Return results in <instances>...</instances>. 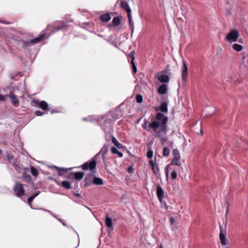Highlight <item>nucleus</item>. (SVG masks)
<instances>
[{
    "instance_id": "obj_1",
    "label": "nucleus",
    "mask_w": 248,
    "mask_h": 248,
    "mask_svg": "<svg viewBox=\"0 0 248 248\" xmlns=\"http://www.w3.org/2000/svg\"><path fill=\"white\" fill-rule=\"evenodd\" d=\"M168 120L167 116L161 112H158L149 125V127L153 129L155 136L160 139L161 144L162 146H164V142L168 140L167 135Z\"/></svg>"
},
{
    "instance_id": "obj_2",
    "label": "nucleus",
    "mask_w": 248,
    "mask_h": 248,
    "mask_svg": "<svg viewBox=\"0 0 248 248\" xmlns=\"http://www.w3.org/2000/svg\"><path fill=\"white\" fill-rule=\"evenodd\" d=\"M121 0V7L126 11L127 14V16L129 20V23L130 27L132 29V32H133V23H132V16L131 15V9L125 0Z\"/></svg>"
},
{
    "instance_id": "obj_3",
    "label": "nucleus",
    "mask_w": 248,
    "mask_h": 248,
    "mask_svg": "<svg viewBox=\"0 0 248 248\" xmlns=\"http://www.w3.org/2000/svg\"><path fill=\"white\" fill-rule=\"evenodd\" d=\"M239 35V32L236 30H232L227 35L226 39L229 42H236Z\"/></svg>"
},
{
    "instance_id": "obj_4",
    "label": "nucleus",
    "mask_w": 248,
    "mask_h": 248,
    "mask_svg": "<svg viewBox=\"0 0 248 248\" xmlns=\"http://www.w3.org/2000/svg\"><path fill=\"white\" fill-rule=\"evenodd\" d=\"M14 191L16 195L18 197H21L24 195V190L23 188V185L18 182H16L14 187Z\"/></svg>"
},
{
    "instance_id": "obj_5",
    "label": "nucleus",
    "mask_w": 248,
    "mask_h": 248,
    "mask_svg": "<svg viewBox=\"0 0 248 248\" xmlns=\"http://www.w3.org/2000/svg\"><path fill=\"white\" fill-rule=\"evenodd\" d=\"M45 34L40 35L38 37L33 39L30 40V41H26L24 44V47H27L31 46V45L38 43L42 41L45 37Z\"/></svg>"
},
{
    "instance_id": "obj_6",
    "label": "nucleus",
    "mask_w": 248,
    "mask_h": 248,
    "mask_svg": "<svg viewBox=\"0 0 248 248\" xmlns=\"http://www.w3.org/2000/svg\"><path fill=\"white\" fill-rule=\"evenodd\" d=\"M96 162L93 158L92 159L90 162H87L84 163L82 166L83 170H87L90 169L91 170H93L95 168Z\"/></svg>"
},
{
    "instance_id": "obj_7",
    "label": "nucleus",
    "mask_w": 248,
    "mask_h": 248,
    "mask_svg": "<svg viewBox=\"0 0 248 248\" xmlns=\"http://www.w3.org/2000/svg\"><path fill=\"white\" fill-rule=\"evenodd\" d=\"M183 66L181 68L182 78L183 81H186L187 79L188 68L186 63L183 61Z\"/></svg>"
},
{
    "instance_id": "obj_8",
    "label": "nucleus",
    "mask_w": 248,
    "mask_h": 248,
    "mask_svg": "<svg viewBox=\"0 0 248 248\" xmlns=\"http://www.w3.org/2000/svg\"><path fill=\"white\" fill-rule=\"evenodd\" d=\"M8 97L11 99V103L13 106L16 107H17L19 106V100L12 92L9 93Z\"/></svg>"
},
{
    "instance_id": "obj_9",
    "label": "nucleus",
    "mask_w": 248,
    "mask_h": 248,
    "mask_svg": "<svg viewBox=\"0 0 248 248\" xmlns=\"http://www.w3.org/2000/svg\"><path fill=\"white\" fill-rule=\"evenodd\" d=\"M156 194L159 201L161 202L164 198V190L159 185H158L157 186Z\"/></svg>"
},
{
    "instance_id": "obj_10",
    "label": "nucleus",
    "mask_w": 248,
    "mask_h": 248,
    "mask_svg": "<svg viewBox=\"0 0 248 248\" xmlns=\"http://www.w3.org/2000/svg\"><path fill=\"white\" fill-rule=\"evenodd\" d=\"M134 54H135V52L134 51H131L128 54V57L132 59V60L131 61V64L132 65V67L133 73L134 74H135L137 71V69L136 66L134 63V60H135Z\"/></svg>"
},
{
    "instance_id": "obj_11",
    "label": "nucleus",
    "mask_w": 248,
    "mask_h": 248,
    "mask_svg": "<svg viewBox=\"0 0 248 248\" xmlns=\"http://www.w3.org/2000/svg\"><path fill=\"white\" fill-rule=\"evenodd\" d=\"M220 233L219 238L220 240V243L222 245H226L227 242V239L226 237V235L223 233L222 229L220 225Z\"/></svg>"
},
{
    "instance_id": "obj_12",
    "label": "nucleus",
    "mask_w": 248,
    "mask_h": 248,
    "mask_svg": "<svg viewBox=\"0 0 248 248\" xmlns=\"http://www.w3.org/2000/svg\"><path fill=\"white\" fill-rule=\"evenodd\" d=\"M168 90V87L167 84L165 83L162 84L158 88L157 91L159 94H165Z\"/></svg>"
},
{
    "instance_id": "obj_13",
    "label": "nucleus",
    "mask_w": 248,
    "mask_h": 248,
    "mask_svg": "<svg viewBox=\"0 0 248 248\" xmlns=\"http://www.w3.org/2000/svg\"><path fill=\"white\" fill-rule=\"evenodd\" d=\"M105 223L108 228L111 229V230H113L112 219L108 217V214L106 216Z\"/></svg>"
},
{
    "instance_id": "obj_14",
    "label": "nucleus",
    "mask_w": 248,
    "mask_h": 248,
    "mask_svg": "<svg viewBox=\"0 0 248 248\" xmlns=\"http://www.w3.org/2000/svg\"><path fill=\"white\" fill-rule=\"evenodd\" d=\"M158 80L162 83L168 82L170 80V78L166 75H161L158 77Z\"/></svg>"
},
{
    "instance_id": "obj_15",
    "label": "nucleus",
    "mask_w": 248,
    "mask_h": 248,
    "mask_svg": "<svg viewBox=\"0 0 248 248\" xmlns=\"http://www.w3.org/2000/svg\"><path fill=\"white\" fill-rule=\"evenodd\" d=\"M38 106L40 108H41L42 109L48 111L49 110L48 109V106L47 103L45 101H42L41 102H38Z\"/></svg>"
},
{
    "instance_id": "obj_16",
    "label": "nucleus",
    "mask_w": 248,
    "mask_h": 248,
    "mask_svg": "<svg viewBox=\"0 0 248 248\" xmlns=\"http://www.w3.org/2000/svg\"><path fill=\"white\" fill-rule=\"evenodd\" d=\"M159 109L163 112H166L168 111V104L167 102H162L160 106Z\"/></svg>"
},
{
    "instance_id": "obj_17",
    "label": "nucleus",
    "mask_w": 248,
    "mask_h": 248,
    "mask_svg": "<svg viewBox=\"0 0 248 248\" xmlns=\"http://www.w3.org/2000/svg\"><path fill=\"white\" fill-rule=\"evenodd\" d=\"M40 194V191H37L36 192V193L33 194L32 196L29 197L28 199V204L31 206V208H32L31 207V202L33 200V199L36 197H37L39 194Z\"/></svg>"
},
{
    "instance_id": "obj_18",
    "label": "nucleus",
    "mask_w": 248,
    "mask_h": 248,
    "mask_svg": "<svg viewBox=\"0 0 248 248\" xmlns=\"http://www.w3.org/2000/svg\"><path fill=\"white\" fill-rule=\"evenodd\" d=\"M100 19L101 20L107 22L109 21L111 19V16L108 14L103 15L101 16Z\"/></svg>"
},
{
    "instance_id": "obj_19",
    "label": "nucleus",
    "mask_w": 248,
    "mask_h": 248,
    "mask_svg": "<svg viewBox=\"0 0 248 248\" xmlns=\"http://www.w3.org/2000/svg\"><path fill=\"white\" fill-rule=\"evenodd\" d=\"M111 152L112 154H117L120 157H122L123 156V153L121 152H119L115 147H112L111 148Z\"/></svg>"
},
{
    "instance_id": "obj_20",
    "label": "nucleus",
    "mask_w": 248,
    "mask_h": 248,
    "mask_svg": "<svg viewBox=\"0 0 248 248\" xmlns=\"http://www.w3.org/2000/svg\"><path fill=\"white\" fill-rule=\"evenodd\" d=\"M84 176V173L82 172H77L74 174V177L77 180H81Z\"/></svg>"
},
{
    "instance_id": "obj_21",
    "label": "nucleus",
    "mask_w": 248,
    "mask_h": 248,
    "mask_svg": "<svg viewBox=\"0 0 248 248\" xmlns=\"http://www.w3.org/2000/svg\"><path fill=\"white\" fill-rule=\"evenodd\" d=\"M180 157L173 158L170 164L172 165H176L178 166H180L181 165V163L180 160Z\"/></svg>"
},
{
    "instance_id": "obj_22",
    "label": "nucleus",
    "mask_w": 248,
    "mask_h": 248,
    "mask_svg": "<svg viewBox=\"0 0 248 248\" xmlns=\"http://www.w3.org/2000/svg\"><path fill=\"white\" fill-rule=\"evenodd\" d=\"M51 167L55 168L56 170H58V174L60 176H62V175H63V172L66 170V169L63 168H58V167H57L56 166H52Z\"/></svg>"
},
{
    "instance_id": "obj_23",
    "label": "nucleus",
    "mask_w": 248,
    "mask_h": 248,
    "mask_svg": "<svg viewBox=\"0 0 248 248\" xmlns=\"http://www.w3.org/2000/svg\"><path fill=\"white\" fill-rule=\"evenodd\" d=\"M93 184L97 185H102L103 184V180L98 177H94L93 179Z\"/></svg>"
},
{
    "instance_id": "obj_24",
    "label": "nucleus",
    "mask_w": 248,
    "mask_h": 248,
    "mask_svg": "<svg viewBox=\"0 0 248 248\" xmlns=\"http://www.w3.org/2000/svg\"><path fill=\"white\" fill-rule=\"evenodd\" d=\"M62 186L66 189L71 188V184L69 182L67 181H62Z\"/></svg>"
},
{
    "instance_id": "obj_25",
    "label": "nucleus",
    "mask_w": 248,
    "mask_h": 248,
    "mask_svg": "<svg viewBox=\"0 0 248 248\" xmlns=\"http://www.w3.org/2000/svg\"><path fill=\"white\" fill-rule=\"evenodd\" d=\"M232 48L237 51H240L242 50L243 46L239 44H234L232 45Z\"/></svg>"
},
{
    "instance_id": "obj_26",
    "label": "nucleus",
    "mask_w": 248,
    "mask_h": 248,
    "mask_svg": "<svg viewBox=\"0 0 248 248\" xmlns=\"http://www.w3.org/2000/svg\"><path fill=\"white\" fill-rule=\"evenodd\" d=\"M23 177L26 182H29L31 180V176L25 170L23 173Z\"/></svg>"
},
{
    "instance_id": "obj_27",
    "label": "nucleus",
    "mask_w": 248,
    "mask_h": 248,
    "mask_svg": "<svg viewBox=\"0 0 248 248\" xmlns=\"http://www.w3.org/2000/svg\"><path fill=\"white\" fill-rule=\"evenodd\" d=\"M13 166L15 168V169L18 172H20L23 170L24 169L23 168V166L22 165H20V164H14Z\"/></svg>"
},
{
    "instance_id": "obj_28",
    "label": "nucleus",
    "mask_w": 248,
    "mask_h": 248,
    "mask_svg": "<svg viewBox=\"0 0 248 248\" xmlns=\"http://www.w3.org/2000/svg\"><path fill=\"white\" fill-rule=\"evenodd\" d=\"M112 141L118 148H121L122 147V144L120 143L117 139L114 137H112Z\"/></svg>"
},
{
    "instance_id": "obj_29",
    "label": "nucleus",
    "mask_w": 248,
    "mask_h": 248,
    "mask_svg": "<svg viewBox=\"0 0 248 248\" xmlns=\"http://www.w3.org/2000/svg\"><path fill=\"white\" fill-rule=\"evenodd\" d=\"M108 147L107 145H104L101 150L100 153L102 154L103 156L108 152Z\"/></svg>"
},
{
    "instance_id": "obj_30",
    "label": "nucleus",
    "mask_w": 248,
    "mask_h": 248,
    "mask_svg": "<svg viewBox=\"0 0 248 248\" xmlns=\"http://www.w3.org/2000/svg\"><path fill=\"white\" fill-rule=\"evenodd\" d=\"M112 23L114 26H118L120 23V19L119 17H115L113 18Z\"/></svg>"
},
{
    "instance_id": "obj_31",
    "label": "nucleus",
    "mask_w": 248,
    "mask_h": 248,
    "mask_svg": "<svg viewBox=\"0 0 248 248\" xmlns=\"http://www.w3.org/2000/svg\"><path fill=\"white\" fill-rule=\"evenodd\" d=\"M31 171L32 175L34 176H36L38 174V170L33 167H31Z\"/></svg>"
},
{
    "instance_id": "obj_32",
    "label": "nucleus",
    "mask_w": 248,
    "mask_h": 248,
    "mask_svg": "<svg viewBox=\"0 0 248 248\" xmlns=\"http://www.w3.org/2000/svg\"><path fill=\"white\" fill-rule=\"evenodd\" d=\"M170 152V149L167 147H165L163 149V155L164 156H168L169 155Z\"/></svg>"
},
{
    "instance_id": "obj_33",
    "label": "nucleus",
    "mask_w": 248,
    "mask_h": 248,
    "mask_svg": "<svg viewBox=\"0 0 248 248\" xmlns=\"http://www.w3.org/2000/svg\"><path fill=\"white\" fill-rule=\"evenodd\" d=\"M172 154L174 156V158L180 157L179 151L177 149H174L172 151Z\"/></svg>"
},
{
    "instance_id": "obj_34",
    "label": "nucleus",
    "mask_w": 248,
    "mask_h": 248,
    "mask_svg": "<svg viewBox=\"0 0 248 248\" xmlns=\"http://www.w3.org/2000/svg\"><path fill=\"white\" fill-rule=\"evenodd\" d=\"M152 169L155 175H157L158 174H159V168L156 165L155 166L154 169Z\"/></svg>"
},
{
    "instance_id": "obj_35",
    "label": "nucleus",
    "mask_w": 248,
    "mask_h": 248,
    "mask_svg": "<svg viewBox=\"0 0 248 248\" xmlns=\"http://www.w3.org/2000/svg\"><path fill=\"white\" fill-rule=\"evenodd\" d=\"M153 152L150 149L148 151V152L147 153V156L148 158H151L153 157Z\"/></svg>"
},
{
    "instance_id": "obj_36",
    "label": "nucleus",
    "mask_w": 248,
    "mask_h": 248,
    "mask_svg": "<svg viewBox=\"0 0 248 248\" xmlns=\"http://www.w3.org/2000/svg\"><path fill=\"white\" fill-rule=\"evenodd\" d=\"M171 176L173 180L176 179L177 177V172L176 170H173L171 173Z\"/></svg>"
},
{
    "instance_id": "obj_37",
    "label": "nucleus",
    "mask_w": 248,
    "mask_h": 248,
    "mask_svg": "<svg viewBox=\"0 0 248 248\" xmlns=\"http://www.w3.org/2000/svg\"><path fill=\"white\" fill-rule=\"evenodd\" d=\"M226 213L227 214L228 213L229 211V202L228 200L227 197H226Z\"/></svg>"
},
{
    "instance_id": "obj_38",
    "label": "nucleus",
    "mask_w": 248,
    "mask_h": 248,
    "mask_svg": "<svg viewBox=\"0 0 248 248\" xmlns=\"http://www.w3.org/2000/svg\"><path fill=\"white\" fill-rule=\"evenodd\" d=\"M44 113L42 111H41L40 110H37L35 112V114L36 115V116H42L44 115Z\"/></svg>"
},
{
    "instance_id": "obj_39",
    "label": "nucleus",
    "mask_w": 248,
    "mask_h": 248,
    "mask_svg": "<svg viewBox=\"0 0 248 248\" xmlns=\"http://www.w3.org/2000/svg\"><path fill=\"white\" fill-rule=\"evenodd\" d=\"M40 210H43V211H45L49 213H50V214H51V215H52L54 217H55V218H56V219H59V218H58V217H57L55 215H53V214H52V213L51 211H49V210H47L44 209H42V208L40 209Z\"/></svg>"
},
{
    "instance_id": "obj_40",
    "label": "nucleus",
    "mask_w": 248,
    "mask_h": 248,
    "mask_svg": "<svg viewBox=\"0 0 248 248\" xmlns=\"http://www.w3.org/2000/svg\"><path fill=\"white\" fill-rule=\"evenodd\" d=\"M133 168L132 166H129L127 169V171L129 173H132L133 172Z\"/></svg>"
},
{
    "instance_id": "obj_41",
    "label": "nucleus",
    "mask_w": 248,
    "mask_h": 248,
    "mask_svg": "<svg viewBox=\"0 0 248 248\" xmlns=\"http://www.w3.org/2000/svg\"><path fill=\"white\" fill-rule=\"evenodd\" d=\"M149 164L151 166L152 169H154V166L156 165L153 160H150Z\"/></svg>"
},
{
    "instance_id": "obj_42",
    "label": "nucleus",
    "mask_w": 248,
    "mask_h": 248,
    "mask_svg": "<svg viewBox=\"0 0 248 248\" xmlns=\"http://www.w3.org/2000/svg\"><path fill=\"white\" fill-rule=\"evenodd\" d=\"M64 27V25H62V26H59L58 27H55V31H58L61 29H62Z\"/></svg>"
},
{
    "instance_id": "obj_43",
    "label": "nucleus",
    "mask_w": 248,
    "mask_h": 248,
    "mask_svg": "<svg viewBox=\"0 0 248 248\" xmlns=\"http://www.w3.org/2000/svg\"><path fill=\"white\" fill-rule=\"evenodd\" d=\"M165 172H166V177H167L168 176V174H169V166L168 165H167L165 167Z\"/></svg>"
},
{
    "instance_id": "obj_44",
    "label": "nucleus",
    "mask_w": 248,
    "mask_h": 248,
    "mask_svg": "<svg viewBox=\"0 0 248 248\" xmlns=\"http://www.w3.org/2000/svg\"><path fill=\"white\" fill-rule=\"evenodd\" d=\"M170 220L171 225L174 224V222H175V220L174 219V218L173 217H171L170 218Z\"/></svg>"
},
{
    "instance_id": "obj_45",
    "label": "nucleus",
    "mask_w": 248,
    "mask_h": 248,
    "mask_svg": "<svg viewBox=\"0 0 248 248\" xmlns=\"http://www.w3.org/2000/svg\"><path fill=\"white\" fill-rule=\"evenodd\" d=\"M83 120L84 121H92V117L91 116H89L87 118H83Z\"/></svg>"
},
{
    "instance_id": "obj_46",
    "label": "nucleus",
    "mask_w": 248,
    "mask_h": 248,
    "mask_svg": "<svg viewBox=\"0 0 248 248\" xmlns=\"http://www.w3.org/2000/svg\"><path fill=\"white\" fill-rule=\"evenodd\" d=\"M7 96V95L3 96V95L0 94V101H4L5 97Z\"/></svg>"
},
{
    "instance_id": "obj_47",
    "label": "nucleus",
    "mask_w": 248,
    "mask_h": 248,
    "mask_svg": "<svg viewBox=\"0 0 248 248\" xmlns=\"http://www.w3.org/2000/svg\"><path fill=\"white\" fill-rule=\"evenodd\" d=\"M136 98L137 102L140 103V94H137Z\"/></svg>"
},
{
    "instance_id": "obj_48",
    "label": "nucleus",
    "mask_w": 248,
    "mask_h": 248,
    "mask_svg": "<svg viewBox=\"0 0 248 248\" xmlns=\"http://www.w3.org/2000/svg\"><path fill=\"white\" fill-rule=\"evenodd\" d=\"M58 220L61 222L64 226H66V224L63 222V221H62V220H61V219H58Z\"/></svg>"
},
{
    "instance_id": "obj_49",
    "label": "nucleus",
    "mask_w": 248,
    "mask_h": 248,
    "mask_svg": "<svg viewBox=\"0 0 248 248\" xmlns=\"http://www.w3.org/2000/svg\"><path fill=\"white\" fill-rule=\"evenodd\" d=\"M169 145H170L171 148H172V147H173V143H172V142H170V144H169Z\"/></svg>"
},
{
    "instance_id": "obj_50",
    "label": "nucleus",
    "mask_w": 248,
    "mask_h": 248,
    "mask_svg": "<svg viewBox=\"0 0 248 248\" xmlns=\"http://www.w3.org/2000/svg\"><path fill=\"white\" fill-rule=\"evenodd\" d=\"M121 115V113H119V114H117V117L114 116L115 118H118V117Z\"/></svg>"
},
{
    "instance_id": "obj_51",
    "label": "nucleus",
    "mask_w": 248,
    "mask_h": 248,
    "mask_svg": "<svg viewBox=\"0 0 248 248\" xmlns=\"http://www.w3.org/2000/svg\"><path fill=\"white\" fill-rule=\"evenodd\" d=\"M142 100H143L142 96V95H140V103L142 102Z\"/></svg>"
},
{
    "instance_id": "obj_52",
    "label": "nucleus",
    "mask_w": 248,
    "mask_h": 248,
    "mask_svg": "<svg viewBox=\"0 0 248 248\" xmlns=\"http://www.w3.org/2000/svg\"><path fill=\"white\" fill-rule=\"evenodd\" d=\"M142 127H143V128H144L145 129L147 130V129L146 128V127H145V126L144 125V124H143V125H142Z\"/></svg>"
},
{
    "instance_id": "obj_53",
    "label": "nucleus",
    "mask_w": 248,
    "mask_h": 248,
    "mask_svg": "<svg viewBox=\"0 0 248 248\" xmlns=\"http://www.w3.org/2000/svg\"><path fill=\"white\" fill-rule=\"evenodd\" d=\"M139 122H140V119H137V123H139Z\"/></svg>"
},
{
    "instance_id": "obj_54",
    "label": "nucleus",
    "mask_w": 248,
    "mask_h": 248,
    "mask_svg": "<svg viewBox=\"0 0 248 248\" xmlns=\"http://www.w3.org/2000/svg\"><path fill=\"white\" fill-rule=\"evenodd\" d=\"M211 109H212V110H213V112H214V111H215V108H211Z\"/></svg>"
},
{
    "instance_id": "obj_55",
    "label": "nucleus",
    "mask_w": 248,
    "mask_h": 248,
    "mask_svg": "<svg viewBox=\"0 0 248 248\" xmlns=\"http://www.w3.org/2000/svg\"><path fill=\"white\" fill-rule=\"evenodd\" d=\"M12 156H9V159L12 158Z\"/></svg>"
},
{
    "instance_id": "obj_56",
    "label": "nucleus",
    "mask_w": 248,
    "mask_h": 248,
    "mask_svg": "<svg viewBox=\"0 0 248 248\" xmlns=\"http://www.w3.org/2000/svg\"><path fill=\"white\" fill-rule=\"evenodd\" d=\"M201 134L202 135V130H201Z\"/></svg>"
},
{
    "instance_id": "obj_57",
    "label": "nucleus",
    "mask_w": 248,
    "mask_h": 248,
    "mask_svg": "<svg viewBox=\"0 0 248 248\" xmlns=\"http://www.w3.org/2000/svg\"><path fill=\"white\" fill-rule=\"evenodd\" d=\"M1 154V151L0 150V155Z\"/></svg>"
},
{
    "instance_id": "obj_58",
    "label": "nucleus",
    "mask_w": 248,
    "mask_h": 248,
    "mask_svg": "<svg viewBox=\"0 0 248 248\" xmlns=\"http://www.w3.org/2000/svg\"><path fill=\"white\" fill-rule=\"evenodd\" d=\"M85 181H86L87 180V178H85V179H84Z\"/></svg>"
},
{
    "instance_id": "obj_59",
    "label": "nucleus",
    "mask_w": 248,
    "mask_h": 248,
    "mask_svg": "<svg viewBox=\"0 0 248 248\" xmlns=\"http://www.w3.org/2000/svg\"><path fill=\"white\" fill-rule=\"evenodd\" d=\"M103 128V130H104V131H105V128Z\"/></svg>"
},
{
    "instance_id": "obj_60",
    "label": "nucleus",
    "mask_w": 248,
    "mask_h": 248,
    "mask_svg": "<svg viewBox=\"0 0 248 248\" xmlns=\"http://www.w3.org/2000/svg\"><path fill=\"white\" fill-rule=\"evenodd\" d=\"M226 248H228L226 247Z\"/></svg>"
}]
</instances>
